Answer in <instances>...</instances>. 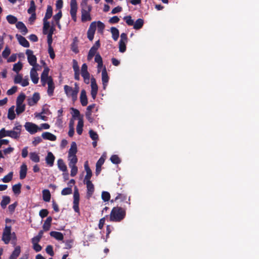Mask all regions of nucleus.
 <instances>
[{
  "instance_id": "f257e3e1",
  "label": "nucleus",
  "mask_w": 259,
  "mask_h": 259,
  "mask_svg": "<svg viewBox=\"0 0 259 259\" xmlns=\"http://www.w3.org/2000/svg\"><path fill=\"white\" fill-rule=\"evenodd\" d=\"M126 215V209L119 206L114 207L110 214V221L119 222L123 220Z\"/></svg>"
},
{
  "instance_id": "f03ea898",
  "label": "nucleus",
  "mask_w": 259,
  "mask_h": 259,
  "mask_svg": "<svg viewBox=\"0 0 259 259\" xmlns=\"http://www.w3.org/2000/svg\"><path fill=\"white\" fill-rule=\"evenodd\" d=\"M112 195L115 196L114 199L111 200V202H113L117 200H119L120 202L125 201L126 203L130 204V202L126 201L127 199V194L126 192L122 190L121 188L117 187L114 189L112 191Z\"/></svg>"
},
{
  "instance_id": "7ed1b4c3",
  "label": "nucleus",
  "mask_w": 259,
  "mask_h": 259,
  "mask_svg": "<svg viewBox=\"0 0 259 259\" xmlns=\"http://www.w3.org/2000/svg\"><path fill=\"white\" fill-rule=\"evenodd\" d=\"M74 85V89L68 85H65L64 87V92L67 96L71 97L72 101L74 102L77 99V94L79 89L77 83H75Z\"/></svg>"
},
{
  "instance_id": "20e7f679",
  "label": "nucleus",
  "mask_w": 259,
  "mask_h": 259,
  "mask_svg": "<svg viewBox=\"0 0 259 259\" xmlns=\"http://www.w3.org/2000/svg\"><path fill=\"white\" fill-rule=\"evenodd\" d=\"M53 14V8L51 6L48 5L45 16L43 18V33L46 34L47 33V30L50 27V22L48 21V19H50L52 16Z\"/></svg>"
},
{
  "instance_id": "39448f33",
  "label": "nucleus",
  "mask_w": 259,
  "mask_h": 259,
  "mask_svg": "<svg viewBox=\"0 0 259 259\" xmlns=\"http://www.w3.org/2000/svg\"><path fill=\"white\" fill-rule=\"evenodd\" d=\"M21 128L22 126L20 124L15 126L13 127V130L8 131V132H7V134H8V137L15 139H18L21 134Z\"/></svg>"
},
{
  "instance_id": "423d86ee",
  "label": "nucleus",
  "mask_w": 259,
  "mask_h": 259,
  "mask_svg": "<svg viewBox=\"0 0 259 259\" xmlns=\"http://www.w3.org/2000/svg\"><path fill=\"white\" fill-rule=\"evenodd\" d=\"M79 194L78 189L75 187L73 194V209L75 212L80 213L79 208Z\"/></svg>"
},
{
  "instance_id": "0eeeda50",
  "label": "nucleus",
  "mask_w": 259,
  "mask_h": 259,
  "mask_svg": "<svg viewBox=\"0 0 259 259\" xmlns=\"http://www.w3.org/2000/svg\"><path fill=\"white\" fill-rule=\"evenodd\" d=\"M11 227L6 226L4 230L2 240L6 244H9L11 239Z\"/></svg>"
},
{
  "instance_id": "6e6552de",
  "label": "nucleus",
  "mask_w": 259,
  "mask_h": 259,
  "mask_svg": "<svg viewBox=\"0 0 259 259\" xmlns=\"http://www.w3.org/2000/svg\"><path fill=\"white\" fill-rule=\"evenodd\" d=\"M24 127L26 130L30 134H34L37 132L38 130H41V128H39L38 125L30 122H26L24 125Z\"/></svg>"
},
{
  "instance_id": "1a4fd4ad",
  "label": "nucleus",
  "mask_w": 259,
  "mask_h": 259,
  "mask_svg": "<svg viewBox=\"0 0 259 259\" xmlns=\"http://www.w3.org/2000/svg\"><path fill=\"white\" fill-rule=\"evenodd\" d=\"M77 11V4L76 0L70 1V13L72 20L75 22L76 21V13Z\"/></svg>"
},
{
  "instance_id": "9d476101",
  "label": "nucleus",
  "mask_w": 259,
  "mask_h": 259,
  "mask_svg": "<svg viewBox=\"0 0 259 259\" xmlns=\"http://www.w3.org/2000/svg\"><path fill=\"white\" fill-rule=\"evenodd\" d=\"M100 47V40H98L96 41L95 44L92 46V47L89 50L88 53L87 59L88 60H91L92 59L93 57L96 55V53L97 51Z\"/></svg>"
},
{
  "instance_id": "9b49d317",
  "label": "nucleus",
  "mask_w": 259,
  "mask_h": 259,
  "mask_svg": "<svg viewBox=\"0 0 259 259\" xmlns=\"http://www.w3.org/2000/svg\"><path fill=\"white\" fill-rule=\"evenodd\" d=\"M26 54L27 56V59L29 64L34 67L36 65L37 59L36 56L33 55V51L30 50H27Z\"/></svg>"
},
{
  "instance_id": "f8f14e48",
  "label": "nucleus",
  "mask_w": 259,
  "mask_h": 259,
  "mask_svg": "<svg viewBox=\"0 0 259 259\" xmlns=\"http://www.w3.org/2000/svg\"><path fill=\"white\" fill-rule=\"evenodd\" d=\"M96 30V22L94 21L91 23L87 32V37L90 41H92L93 40Z\"/></svg>"
},
{
  "instance_id": "ddd939ff",
  "label": "nucleus",
  "mask_w": 259,
  "mask_h": 259,
  "mask_svg": "<svg viewBox=\"0 0 259 259\" xmlns=\"http://www.w3.org/2000/svg\"><path fill=\"white\" fill-rule=\"evenodd\" d=\"M91 95L93 99L96 98V96L98 93V87L96 83V79L94 77H92L91 79Z\"/></svg>"
},
{
  "instance_id": "4468645a",
  "label": "nucleus",
  "mask_w": 259,
  "mask_h": 259,
  "mask_svg": "<svg viewBox=\"0 0 259 259\" xmlns=\"http://www.w3.org/2000/svg\"><path fill=\"white\" fill-rule=\"evenodd\" d=\"M84 167L85 170L87 172V174L84 177L83 182L85 183L86 182L91 181V177H92V171L90 168L88 164V161H87L85 162L84 164Z\"/></svg>"
},
{
  "instance_id": "2eb2a0df",
  "label": "nucleus",
  "mask_w": 259,
  "mask_h": 259,
  "mask_svg": "<svg viewBox=\"0 0 259 259\" xmlns=\"http://www.w3.org/2000/svg\"><path fill=\"white\" fill-rule=\"evenodd\" d=\"M84 184H86L87 188V197L88 199H89L94 193L95 190L94 186L91 181L86 182Z\"/></svg>"
},
{
  "instance_id": "dca6fc26",
  "label": "nucleus",
  "mask_w": 259,
  "mask_h": 259,
  "mask_svg": "<svg viewBox=\"0 0 259 259\" xmlns=\"http://www.w3.org/2000/svg\"><path fill=\"white\" fill-rule=\"evenodd\" d=\"M109 76L105 67L103 69L102 71V81L103 83V89L105 90L106 88L107 83L109 81Z\"/></svg>"
},
{
  "instance_id": "f3484780",
  "label": "nucleus",
  "mask_w": 259,
  "mask_h": 259,
  "mask_svg": "<svg viewBox=\"0 0 259 259\" xmlns=\"http://www.w3.org/2000/svg\"><path fill=\"white\" fill-rule=\"evenodd\" d=\"M39 99V94L36 92L34 93L32 98L28 99V104L30 106H33L37 103Z\"/></svg>"
},
{
  "instance_id": "a211bd4d",
  "label": "nucleus",
  "mask_w": 259,
  "mask_h": 259,
  "mask_svg": "<svg viewBox=\"0 0 259 259\" xmlns=\"http://www.w3.org/2000/svg\"><path fill=\"white\" fill-rule=\"evenodd\" d=\"M16 37L17 38L19 43L23 47L25 48H28L29 47V43L27 40V39L23 37V36L17 34L16 35Z\"/></svg>"
},
{
  "instance_id": "6ab92c4d",
  "label": "nucleus",
  "mask_w": 259,
  "mask_h": 259,
  "mask_svg": "<svg viewBox=\"0 0 259 259\" xmlns=\"http://www.w3.org/2000/svg\"><path fill=\"white\" fill-rule=\"evenodd\" d=\"M48 85L47 93L49 96H52L54 94V91L55 89V85L53 82V78L50 77L49 80L47 82Z\"/></svg>"
},
{
  "instance_id": "aec40b11",
  "label": "nucleus",
  "mask_w": 259,
  "mask_h": 259,
  "mask_svg": "<svg viewBox=\"0 0 259 259\" xmlns=\"http://www.w3.org/2000/svg\"><path fill=\"white\" fill-rule=\"evenodd\" d=\"M55 157L51 152H48L47 155L46 157V161L47 164L50 166H52L54 165Z\"/></svg>"
},
{
  "instance_id": "412c9836",
  "label": "nucleus",
  "mask_w": 259,
  "mask_h": 259,
  "mask_svg": "<svg viewBox=\"0 0 259 259\" xmlns=\"http://www.w3.org/2000/svg\"><path fill=\"white\" fill-rule=\"evenodd\" d=\"M30 77L33 83L36 84L38 83L39 77L36 70L34 67H33L30 71Z\"/></svg>"
},
{
  "instance_id": "4be33fe9",
  "label": "nucleus",
  "mask_w": 259,
  "mask_h": 259,
  "mask_svg": "<svg viewBox=\"0 0 259 259\" xmlns=\"http://www.w3.org/2000/svg\"><path fill=\"white\" fill-rule=\"evenodd\" d=\"M42 138L45 140H48L51 141H55L57 139V137L54 134L50 132H44L41 135Z\"/></svg>"
},
{
  "instance_id": "5701e85b",
  "label": "nucleus",
  "mask_w": 259,
  "mask_h": 259,
  "mask_svg": "<svg viewBox=\"0 0 259 259\" xmlns=\"http://www.w3.org/2000/svg\"><path fill=\"white\" fill-rule=\"evenodd\" d=\"M80 101L82 106H85L88 104V98L86 95V92L84 90H82L81 91L80 96Z\"/></svg>"
},
{
  "instance_id": "b1692460",
  "label": "nucleus",
  "mask_w": 259,
  "mask_h": 259,
  "mask_svg": "<svg viewBox=\"0 0 259 259\" xmlns=\"http://www.w3.org/2000/svg\"><path fill=\"white\" fill-rule=\"evenodd\" d=\"M90 9L87 11H81V21L82 22H86L87 21H91L92 20V18L90 15Z\"/></svg>"
},
{
  "instance_id": "393cba45",
  "label": "nucleus",
  "mask_w": 259,
  "mask_h": 259,
  "mask_svg": "<svg viewBox=\"0 0 259 259\" xmlns=\"http://www.w3.org/2000/svg\"><path fill=\"white\" fill-rule=\"evenodd\" d=\"M77 151V150L76 144L75 142H73L71 143V147L68 152V158H70L72 156H74V155H76Z\"/></svg>"
},
{
  "instance_id": "a878e982",
  "label": "nucleus",
  "mask_w": 259,
  "mask_h": 259,
  "mask_svg": "<svg viewBox=\"0 0 259 259\" xmlns=\"http://www.w3.org/2000/svg\"><path fill=\"white\" fill-rule=\"evenodd\" d=\"M16 26L17 28L20 30L21 32L23 35H25L27 32L28 29L25 24L22 22H18L16 23Z\"/></svg>"
},
{
  "instance_id": "bb28decb",
  "label": "nucleus",
  "mask_w": 259,
  "mask_h": 259,
  "mask_svg": "<svg viewBox=\"0 0 259 259\" xmlns=\"http://www.w3.org/2000/svg\"><path fill=\"white\" fill-rule=\"evenodd\" d=\"M27 167L26 164L23 163L21 165L20 167V179L21 180L24 179L27 174Z\"/></svg>"
},
{
  "instance_id": "cd10ccee",
  "label": "nucleus",
  "mask_w": 259,
  "mask_h": 259,
  "mask_svg": "<svg viewBox=\"0 0 259 259\" xmlns=\"http://www.w3.org/2000/svg\"><path fill=\"white\" fill-rule=\"evenodd\" d=\"M50 235L51 236L54 237L56 240L59 241H62L64 239V236L63 234L59 232L51 231L50 233Z\"/></svg>"
},
{
  "instance_id": "c85d7f7f",
  "label": "nucleus",
  "mask_w": 259,
  "mask_h": 259,
  "mask_svg": "<svg viewBox=\"0 0 259 259\" xmlns=\"http://www.w3.org/2000/svg\"><path fill=\"white\" fill-rule=\"evenodd\" d=\"M21 252V247L20 246H17L12 253L10 255L9 259H17V257L20 255Z\"/></svg>"
},
{
  "instance_id": "c756f323",
  "label": "nucleus",
  "mask_w": 259,
  "mask_h": 259,
  "mask_svg": "<svg viewBox=\"0 0 259 259\" xmlns=\"http://www.w3.org/2000/svg\"><path fill=\"white\" fill-rule=\"evenodd\" d=\"M52 221V218L51 217H49L47 218L46 220L45 221V223L42 226L43 229L45 231H48L50 230L51 226V222Z\"/></svg>"
},
{
  "instance_id": "7c9ffc66",
  "label": "nucleus",
  "mask_w": 259,
  "mask_h": 259,
  "mask_svg": "<svg viewBox=\"0 0 259 259\" xmlns=\"http://www.w3.org/2000/svg\"><path fill=\"white\" fill-rule=\"evenodd\" d=\"M57 165L60 170L63 172H66L67 171V166L62 159H59L58 160Z\"/></svg>"
},
{
  "instance_id": "2f4dec72",
  "label": "nucleus",
  "mask_w": 259,
  "mask_h": 259,
  "mask_svg": "<svg viewBox=\"0 0 259 259\" xmlns=\"http://www.w3.org/2000/svg\"><path fill=\"white\" fill-rule=\"evenodd\" d=\"M111 32L112 34V37L114 40L116 41L119 35V30L117 28L114 27L111 28Z\"/></svg>"
},
{
  "instance_id": "473e14b6",
  "label": "nucleus",
  "mask_w": 259,
  "mask_h": 259,
  "mask_svg": "<svg viewBox=\"0 0 259 259\" xmlns=\"http://www.w3.org/2000/svg\"><path fill=\"white\" fill-rule=\"evenodd\" d=\"M144 25V20L141 18L137 19L136 22H134V28L136 30L141 29Z\"/></svg>"
},
{
  "instance_id": "72a5a7b5",
  "label": "nucleus",
  "mask_w": 259,
  "mask_h": 259,
  "mask_svg": "<svg viewBox=\"0 0 259 259\" xmlns=\"http://www.w3.org/2000/svg\"><path fill=\"white\" fill-rule=\"evenodd\" d=\"M42 198L46 202H49L51 199V193L49 190L45 189L42 191Z\"/></svg>"
},
{
  "instance_id": "f704fd0d",
  "label": "nucleus",
  "mask_w": 259,
  "mask_h": 259,
  "mask_svg": "<svg viewBox=\"0 0 259 259\" xmlns=\"http://www.w3.org/2000/svg\"><path fill=\"white\" fill-rule=\"evenodd\" d=\"M10 197L8 196H4L3 197V199L1 202V207L3 208H5L7 205L10 202Z\"/></svg>"
},
{
  "instance_id": "c9c22d12",
  "label": "nucleus",
  "mask_w": 259,
  "mask_h": 259,
  "mask_svg": "<svg viewBox=\"0 0 259 259\" xmlns=\"http://www.w3.org/2000/svg\"><path fill=\"white\" fill-rule=\"evenodd\" d=\"M83 121L82 119L79 118L76 126V132L79 135H81L83 131Z\"/></svg>"
},
{
  "instance_id": "e433bc0d",
  "label": "nucleus",
  "mask_w": 259,
  "mask_h": 259,
  "mask_svg": "<svg viewBox=\"0 0 259 259\" xmlns=\"http://www.w3.org/2000/svg\"><path fill=\"white\" fill-rule=\"evenodd\" d=\"M15 106H11L8 110V118L10 120H13L16 117V115L14 111Z\"/></svg>"
},
{
  "instance_id": "4c0bfd02",
  "label": "nucleus",
  "mask_w": 259,
  "mask_h": 259,
  "mask_svg": "<svg viewBox=\"0 0 259 259\" xmlns=\"http://www.w3.org/2000/svg\"><path fill=\"white\" fill-rule=\"evenodd\" d=\"M71 49L75 54H77L79 52L77 45V40L76 37L74 38L73 42L71 45Z\"/></svg>"
},
{
  "instance_id": "58836bf2",
  "label": "nucleus",
  "mask_w": 259,
  "mask_h": 259,
  "mask_svg": "<svg viewBox=\"0 0 259 259\" xmlns=\"http://www.w3.org/2000/svg\"><path fill=\"white\" fill-rule=\"evenodd\" d=\"M30 159L33 162L37 163L40 161V158L36 152H30L29 154Z\"/></svg>"
},
{
  "instance_id": "ea45409f",
  "label": "nucleus",
  "mask_w": 259,
  "mask_h": 259,
  "mask_svg": "<svg viewBox=\"0 0 259 259\" xmlns=\"http://www.w3.org/2000/svg\"><path fill=\"white\" fill-rule=\"evenodd\" d=\"M25 110V104H16V112L18 115L23 112Z\"/></svg>"
},
{
  "instance_id": "a19ab883",
  "label": "nucleus",
  "mask_w": 259,
  "mask_h": 259,
  "mask_svg": "<svg viewBox=\"0 0 259 259\" xmlns=\"http://www.w3.org/2000/svg\"><path fill=\"white\" fill-rule=\"evenodd\" d=\"M22 63L19 61L17 63H15L13 65V70L16 73H18L22 68Z\"/></svg>"
},
{
  "instance_id": "79ce46f5",
  "label": "nucleus",
  "mask_w": 259,
  "mask_h": 259,
  "mask_svg": "<svg viewBox=\"0 0 259 259\" xmlns=\"http://www.w3.org/2000/svg\"><path fill=\"white\" fill-rule=\"evenodd\" d=\"M7 20L11 24H14L17 22V18L12 15H9L6 17Z\"/></svg>"
},
{
  "instance_id": "37998d69",
  "label": "nucleus",
  "mask_w": 259,
  "mask_h": 259,
  "mask_svg": "<svg viewBox=\"0 0 259 259\" xmlns=\"http://www.w3.org/2000/svg\"><path fill=\"white\" fill-rule=\"evenodd\" d=\"M36 6L34 1L32 0L30 1V7L27 10L28 14L35 13Z\"/></svg>"
},
{
  "instance_id": "c03bdc74",
  "label": "nucleus",
  "mask_w": 259,
  "mask_h": 259,
  "mask_svg": "<svg viewBox=\"0 0 259 259\" xmlns=\"http://www.w3.org/2000/svg\"><path fill=\"white\" fill-rule=\"evenodd\" d=\"M21 184L18 183L15 184L12 187V190L15 194H19L21 192Z\"/></svg>"
},
{
  "instance_id": "a18cd8bd",
  "label": "nucleus",
  "mask_w": 259,
  "mask_h": 259,
  "mask_svg": "<svg viewBox=\"0 0 259 259\" xmlns=\"http://www.w3.org/2000/svg\"><path fill=\"white\" fill-rule=\"evenodd\" d=\"M97 27L98 31L100 33H103V30L105 28L104 24L100 21H98L96 22V28Z\"/></svg>"
},
{
  "instance_id": "49530a36",
  "label": "nucleus",
  "mask_w": 259,
  "mask_h": 259,
  "mask_svg": "<svg viewBox=\"0 0 259 259\" xmlns=\"http://www.w3.org/2000/svg\"><path fill=\"white\" fill-rule=\"evenodd\" d=\"M102 200L104 202L108 201L110 199V194L108 192L103 191L101 195Z\"/></svg>"
},
{
  "instance_id": "de8ad7c7",
  "label": "nucleus",
  "mask_w": 259,
  "mask_h": 259,
  "mask_svg": "<svg viewBox=\"0 0 259 259\" xmlns=\"http://www.w3.org/2000/svg\"><path fill=\"white\" fill-rule=\"evenodd\" d=\"M13 172H10L7 175L5 176L3 179L2 181L4 183H8L10 182L13 178Z\"/></svg>"
},
{
  "instance_id": "09e8293b",
  "label": "nucleus",
  "mask_w": 259,
  "mask_h": 259,
  "mask_svg": "<svg viewBox=\"0 0 259 259\" xmlns=\"http://www.w3.org/2000/svg\"><path fill=\"white\" fill-rule=\"evenodd\" d=\"M69 162V166H76V164L77 162V158L76 155L74 156H72L70 158H68Z\"/></svg>"
},
{
  "instance_id": "8fccbe9b",
  "label": "nucleus",
  "mask_w": 259,
  "mask_h": 259,
  "mask_svg": "<svg viewBox=\"0 0 259 259\" xmlns=\"http://www.w3.org/2000/svg\"><path fill=\"white\" fill-rule=\"evenodd\" d=\"M111 161L116 164H118L121 162V160L117 155H113L110 157Z\"/></svg>"
},
{
  "instance_id": "3c124183",
  "label": "nucleus",
  "mask_w": 259,
  "mask_h": 259,
  "mask_svg": "<svg viewBox=\"0 0 259 259\" xmlns=\"http://www.w3.org/2000/svg\"><path fill=\"white\" fill-rule=\"evenodd\" d=\"M89 134L90 135V138L93 140V141H97L99 139V136L97 133L95 132H94L92 130H90L89 131Z\"/></svg>"
},
{
  "instance_id": "603ef678",
  "label": "nucleus",
  "mask_w": 259,
  "mask_h": 259,
  "mask_svg": "<svg viewBox=\"0 0 259 259\" xmlns=\"http://www.w3.org/2000/svg\"><path fill=\"white\" fill-rule=\"evenodd\" d=\"M25 97V95L24 93H21L19 95L17 98L16 104H23V102H24Z\"/></svg>"
},
{
  "instance_id": "864d4df0",
  "label": "nucleus",
  "mask_w": 259,
  "mask_h": 259,
  "mask_svg": "<svg viewBox=\"0 0 259 259\" xmlns=\"http://www.w3.org/2000/svg\"><path fill=\"white\" fill-rule=\"evenodd\" d=\"M126 42H123L121 41H119V51L121 53H124L126 51V45L125 43Z\"/></svg>"
},
{
  "instance_id": "5fc2aeb1",
  "label": "nucleus",
  "mask_w": 259,
  "mask_h": 259,
  "mask_svg": "<svg viewBox=\"0 0 259 259\" xmlns=\"http://www.w3.org/2000/svg\"><path fill=\"white\" fill-rule=\"evenodd\" d=\"M80 6L81 8V11H87L90 9V11L92 10V7L88 5V3H81Z\"/></svg>"
},
{
  "instance_id": "6e6d98bb",
  "label": "nucleus",
  "mask_w": 259,
  "mask_h": 259,
  "mask_svg": "<svg viewBox=\"0 0 259 259\" xmlns=\"http://www.w3.org/2000/svg\"><path fill=\"white\" fill-rule=\"evenodd\" d=\"M62 16V13L61 10H59L58 13L55 15L53 19L56 22V23H58V22L60 21V19Z\"/></svg>"
},
{
  "instance_id": "4d7b16f0",
  "label": "nucleus",
  "mask_w": 259,
  "mask_h": 259,
  "mask_svg": "<svg viewBox=\"0 0 259 259\" xmlns=\"http://www.w3.org/2000/svg\"><path fill=\"white\" fill-rule=\"evenodd\" d=\"M123 19L125 21L126 24L128 26H133L134 25V20L132 19L131 16H125Z\"/></svg>"
},
{
  "instance_id": "13d9d810",
  "label": "nucleus",
  "mask_w": 259,
  "mask_h": 259,
  "mask_svg": "<svg viewBox=\"0 0 259 259\" xmlns=\"http://www.w3.org/2000/svg\"><path fill=\"white\" fill-rule=\"evenodd\" d=\"M72 190L71 187H67L64 188L61 191V194L62 195H67L71 194Z\"/></svg>"
},
{
  "instance_id": "bf43d9fd",
  "label": "nucleus",
  "mask_w": 259,
  "mask_h": 259,
  "mask_svg": "<svg viewBox=\"0 0 259 259\" xmlns=\"http://www.w3.org/2000/svg\"><path fill=\"white\" fill-rule=\"evenodd\" d=\"M46 251L48 254H49L51 256H53L54 255L53 247L51 245H49L47 246L46 248Z\"/></svg>"
},
{
  "instance_id": "052dcab7",
  "label": "nucleus",
  "mask_w": 259,
  "mask_h": 259,
  "mask_svg": "<svg viewBox=\"0 0 259 259\" xmlns=\"http://www.w3.org/2000/svg\"><path fill=\"white\" fill-rule=\"evenodd\" d=\"M50 71V69L46 67L44 68L43 72H42L41 74V77H42V79H43V77L45 78H49L50 76H49V72Z\"/></svg>"
},
{
  "instance_id": "680f3d73",
  "label": "nucleus",
  "mask_w": 259,
  "mask_h": 259,
  "mask_svg": "<svg viewBox=\"0 0 259 259\" xmlns=\"http://www.w3.org/2000/svg\"><path fill=\"white\" fill-rule=\"evenodd\" d=\"M11 53V50L8 47H6L2 52V56L4 58H7Z\"/></svg>"
},
{
  "instance_id": "e2e57ef3",
  "label": "nucleus",
  "mask_w": 259,
  "mask_h": 259,
  "mask_svg": "<svg viewBox=\"0 0 259 259\" xmlns=\"http://www.w3.org/2000/svg\"><path fill=\"white\" fill-rule=\"evenodd\" d=\"M88 73H89L88 71V66L85 63H84L82 65L81 68V75H82Z\"/></svg>"
},
{
  "instance_id": "0e129e2a",
  "label": "nucleus",
  "mask_w": 259,
  "mask_h": 259,
  "mask_svg": "<svg viewBox=\"0 0 259 259\" xmlns=\"http://www.w3.org/2000/svg\"><path fill=\"white\" fill-rule=\"evenodd\" d=\"M49 214V211L46 209H42L39 211V214L41 218L46 217Z\"/></svg>"
},
{
  "instance_id": "69168bd1",
  "label": "nucleus",
  "mask_w": 259,
  "mask_h": 259,
  "mask_svg": "<svg viewBox=\"0 0 259 259\" xmlns=\"http://www.w3.org/2000/svg\"><path fill=\"white\" fill-rule=\"evenodd\" d=\"M48 53L50 55V58L52 59H54L55 57V54L52 46H48Z\"/></svg>"
},
{
  "instance_id": "338daca9",
  "label": "nucleus",
  "mask_w": 259,
  "mask_h": 259,
  "mask_svg": "<svg viewBox=\"0 0 259 259\" xmlns=\"http://www.w3.org/2000/svg\"><path fill=\"white\" fill-rule=\"evenodd\" d=\"M71 168L70 175L71 177H74L76 175L78 171V168L76 166H69Z\"/></svg>"
},
{
  "instance_id": "774afa93",
  "label": "nucleus",
  "mask_w": 259,
  "mask_h": 259,
  "mask_svg": "<svg viewBox=\"0 0 259 259\" xmlns=\"http://www.w3.org/2000/svg\"><path fill=\"white\" fill-rule=\"evenodd\" d=\"M119 20L120 19L117 16H114L109 19V22L110 24H115L118 23Z\"/></svg>"
}]
</instances>
